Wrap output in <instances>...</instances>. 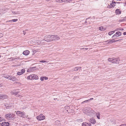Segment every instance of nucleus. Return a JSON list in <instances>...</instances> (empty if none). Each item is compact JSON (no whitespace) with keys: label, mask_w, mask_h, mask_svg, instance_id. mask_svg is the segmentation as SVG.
<instances>
[{"label":"nucleus","mask_w":126,"mask_h":126,"mask_svg":"<svg viewBox=\"0 0 126 126\" xmlns=\"http://www.w3.org/2000/svg\"><path fill=\"white\" fill-rule=\"evenodd\" d=\"M123 30V29H122V30Z\"/></svg>","instance_id":"49"},{"label":"nucleus","mask_w":126,"mask_h":126,"mask_svg":"<svg viewBox=\"0 0 126 126\" xmlns=\"http://www.w3.org/2000/svg\"><path fill=\"white\" fill-rule=\"evenodd\" d=\"M11 21V20H10L7 21V22H10V21Z\"/></svg>","instance_id":"42"},{"label":"nucleus","mask_w":126,"mask_h":126,"mask_svg":"<svg viewBox=\"0 0 126 126\" xmlns=\"http://www.w3.org/2000/svg\"><path fill=\"white\" fill-rule=\"evenodd\" d=\"M1 57V55H0V58Z\"/></svg>","instance_id":"45"},{"label":"nucleus","mask_w":126,"mask_h":126,"mask_svg":"<svg viewBox=\"0 0 126 126\" xmlns=\"http://www.w3.org/2000/svg\"><path fill=\"white\" fill-rule=\"evenodd\" d=\"M18 20V19H13L11 20V21H13V22H15L17 21Z\"/></svg>","instance_id":"27"},{"label":"nucleus","mask_w":126,"mask_h":126,"mask_svg":"<svg viewBox=\"0 0 126 126\" xmlns=\"http://www.w3.org/2000/svg\"><path fill=\"white\" fill-rule=\"evenodd\" d=\"M85 49H86V50H87V48H86Z\"/></svg>","instance_id":"48"},{"label":"nucleus","mask_w":126,"mask_h":126,"mask_svg":"<svg viewBox=\"0 0 126 126\" xmlns=\"http://www.w3.org/2000/svg\"><path fill=\"white\" fill-rule=\"evenodd\" d=\"M66 0H63V1H62V2H66Z\"/></svg>","instance_id":"34"},{"label":"nucleus","mask_w":126,"mask_h":126,"mask_svg":"<svg viewBox=\"0 0 126 126\" xmlns=\"http://www.w3.org/2000/svg\"><path fill=\"white\" fill-rule=\"evenodd\" d=\"M114 58H109L108 59V61L109 62H111L112 63V62L113 61Z\"/></svg>","instance_id":"23"},{"label":"nucleus","mask_w":126,"mask_h":126,"mask_svg":"<svg viewBox=\"0 0 126 126\" xmlns=\"http://www.w3.org/2000/svg\"><path fill=\"white\" fill-rule=\"evenodd\" d=\"M121 34V33L120 32L118 31L116 33L114 34L112 37V38L114 37H118L120 36Z\"/></svg>","instance_id":"10"},{"label":"nucleus","mask_w":126,"mask_h":126,"mask_svg":"<svg viewBox=\"0 0 126 126\" xmlns=\"http://www.w3.org/2000/svg\"><path fill=\"white\" fill-rule=\"evenodd\" d=\"M30 53V51L28 50H26L25 51L23 52V54L25 55H28Z\"/></svg>","instance_id":"19"},{"label":"nucleus","mask_w":126,"mask_h":126,"mask_svg":"<svg viewBox=\"0 0 126 126\" xmlns=\"http://www.w3.org/2000/svg\"><path fill=\"white\" fill-rule=\"evenodd\" d=\"M48 35L47 37H46L44 39H43V40L47 42H49L51 41L50 38H49L48 37Z\"/></svg>","instance_id":"14"},{"label":"nucleus","mask_w":126,"mask_h":126,"mask_svg":"<svg viewBox=\"0 0 126 126\" xmlns=\"http://www.w3.org/2000/svg\"><path fill=\"white\" fill-rule=\"evenodd\" d=\"M40 62L41 63H45V62H47L46 61H44L43 60L41 61H40Z\"/></svg>","instance_id":"30"},{"label":"nucleus","mask_w":126,"mask_h":126,"mask_svg":"<svg viewBox=\"0 0 126 126\" xmlns=\"http://www.w3.org/2000/svg\"><path fill=\"white\" fill-rule=\"evenodd\" d=\"M63 0H56V1L57 2L61 3H62V1Z\"/></svg>","instance_id":"26"},{"label":"nucleus","mask_w":126,"mask_h":126,"mask_svg":"<svg viewBox=\"0 0 126 126\" xmlns=\"http://www.w3.org/2000/svg\"><path fill=\"white\" fill-rule=\"evenodd\" d=\"M121 11L119 9H117L115 11V13L116 14H119L121 13Z\"/></svg>","instance_id":"22"},{"label":"nucleus","mask_w":126,"mask_h":126,"mask_svg":"<svg viewBox=\"0 0 126 126\" xmlns=\"http://www.w3.org/2000/svg\"><path fill=\"white\" fill-rule=\"evenodd\" d=\"M18 93V92L16 91V90H13L11 91V93L12 94L14 95H16Z\"/></svg>","instance_id":"15"},{"label":"nucleus","mask_w":126,"mask_h":126,"mask_svg":"<svg viewBox=\"0 0 126 126\" xmlns=\"http://www.w3.org/2000/svg\"><path fill=\"white\" fill-rule=\"evenodd\" d=\"M35 67H31L30 68V70L31 72L33 71L34 70V68Z\"/></svg>","instance_id":"25"},{"label":"nucleus","mask_w":126,"mask_h":126,"mask_svg":"<svg viewBox=\"0 0 126 126\" xmlns=\"http://www.w3.org/2000/svg\"><path fill=\"white\" fill-rule=\"evenodd\" d=\"M83 112L88 116H91L95 114L96 112L89 107H86L82 110Z\"/></svg>","instance_id":"1"},{"label":"nucleus","mask_w":126,"mask_h":126,"mask_svg":"<svg viewBox=\"0 0 126 126\" xmlns=\"http://www.w3.org/2000/svg\"><path fill=\"white\" fill-rule=\"evenodd\" d=\"M25 71V70L24 69H23L21 70L20 72H18L17 73V75H20L23 74Z\"/></svg>","instance_id":"13"},{"label":"nucleus","mask_w":126,"mask_h":126,"mask_svg":"<svg viewBox=\"0 0 126 126\" xmlns=\"http://www.w3.org/2000/svg\"><path fill=\"white\" fill-rule=\"evenodd\" d=\"M27 72H31L30 70V68H29L27 70Z\"/></svg>","instance_id":"33"},{"label":"nucleus","mask_w":126,"mask_h":126,"mask_svg":"<svg viewBox=\"0 0 126 126\" xmlns=\"http://www.w3.org/2000/svg\"><path fill=\"white\" fill-rule=\"evenodd\" d=\"M27 79L28 80L37 79H38V77L36 75L32 74L28 76L27 77Z\"/></svg>","instance_id":"4"},{"label":"nucleus","mask_w":126,"mask_h":126,"mask_svg":"<svg viewBox=\"0 0 126 126\" xmlns=\"http://www.w3.org/2000/svg\"><path fill=\"white\" fill-rule=\"evenodd\" d=\"M125 125H126V124H125Z\"/></svg>","instance_id":"50"},{"label":"nucleus","mask_w":126,"mask_h":126,"mask_svg":"<svg viewBox=\"0 0 126 126\" xmlns=\"http://www.w3.org/2000/svg\"><path fill=\"white\" fill-rule=\"evenodd\" d=\"M120 61V59L118 58H114L113 61L112 62V63L118 64Z\"/></svg>","instance_id":"11"},{"label":"nucleus","mask_w":126,"mask_h":126,"mask_svg":"<svg viewBox=\"0 0 126 126\" xmlns=\"http://www.w3.org/2000/svg\"><path fill=\"white\" fill-rule=\"evenodd\" d=\"M120 30L119 29H116L115 31H112L109 32L108 34L110 35H111V34H113L115 32V31H116L117 30Z\"/></svg>","instance_id":"18"},{"label":"nucleus","mask_w":126,"mask_h":126,"mask_svg":"<svg viewBox=\"0 0 126 126\" xmlns=\"http://www.w3.org/2000/svg\"><path fill=\"white\" fill-rule=\"evenodd\" d=\"M3 77L4 78L10 80H12L13 81H15L16 79V78L15 77L13 76H12L5 75Z\"/></svg>","instance_id":"6"},{"label":"nucleus","mask_w":126,"mask_h":126,"mask_svg":"<svg viewBox=\"0 0 126 126\" xmlns=\"http://www.w3.org/2000/svg\"><path fill=\"white\" fill-rule=\"evenodd\" d=\"M111 41H112V40H110V41H109V42H110ZM108 41V42H109V40L108 41Z\"/></svg>","instance_id":"41"},{"label":"nucleus","mask_w":126,"mask_h":126,"mask_svg":"<svg viewBox=\"0 0 126 126\" xmlns=\"http://www.w3.org/2000/svg\"><path fill=\"white\" fill-rule=\"evenodd\" d=\"M0 124L2 126H9V123L5 122L0 123Z\"/></svg>","instance_id":"12"},{"label":"nucleus","mask_w":126,"mask_h":126,"mask_svg":"<svg viewBox=\"0 0 126 126\" xmlns=\"http://www.w3.org/2000/svg\"><path fill=\"white\" fill-rule=\"evenodd\" d=\"M124 20L126 21V16L124 18Z\"/></svg>","instance_id":"39"},{"label":"nucleus","mask_w":126,"mask_h":126,"mask_svg":"<svg viewBox=\"0 0 126 126\" xmlns=\"http://www.w3.org/2000/svg\"><path fill=\"white\" fill-rule=\"evenodd\" d=\"M120 126H126V125L125 124H123L120 125Z\"/></svg>","instance_id":"37"},{"label":"nucleus","mask_w":126,"mask_h":126,"mask_svg":"<svg viewBox=\"0 0 126 126\" xmlns=\"http://www.w3.org/2000/svg\"><path fill=\"white\" fill-rule=\"evenodd\" d=\"M8 97L6 95L0 94V99H4L7 98Z\"/></svg>","instance_id":"16"},{"label":"nucleus","mask_w":126,"mask_h":126,"mask_svg":"<svg viewBox=\"0 0 126 126\" xmlns=\"http://www.w3.org/2000/svg\"><path fill=\"white\" fill-rule=\"evenodd\" d=\"M15 115L12 113H8L5 115V117L8 120H11L14 118Z\"/></svg>","instance_id":"5"},{"label":"nucleus","mask_w":126,"mask_h":126,"mask_svg":"<svg viewBox=\"0 0 126 126\" xmlns=\"http://www.w3.org/2000/svg\"><path fill=\"white\" fill-rule=\"evenodd\" d=\"M90 122L94 124L96 122L95 119L93 118H91L90 120Z\"/></svg>","instance_id":"21"},{"label":"nucleus","mask_w":126,"mask_h":126,"mask_svg":"<svg viewBox=\"0 0 126 126\" xmlns=\"http://www.w3.org/2000/svg\"><path fill=\"white\" fill-rule=\"evenodd\" d=\"M93 99V98H91L90 99H89L88 100H89V101H90V100H92Z\"/></svg>","instance_id":"36"},{"label":"nucleus","mask_w":126,"mask_h":126,"mask_svg":"<svg viewBox=\"0 0 126 126\" xmlns=\"http://www.w3.org/2000/svg\"><path fill=\"white\" fill-rule=\"evenodd\" d=\"M95 114H96V116H97V118L98 119H100V113L99 112H97V113H96Z\"/></svg>","instance_id":"24"},{"label":"nucleus","mask_w":126,"mask_h":126,"mask_svg":"<svg viewBox=\"0 0 126 126\" xmlns=\"http://www.w3.org/2000/svg\"><path fill=\"white\" fill-rule=\"evenodd\" d=\"M12 13L13 14H17L15 12H14V11H11Z\"/></svg>","instance_id":"32"},{"label":"nucleus","mask_w":126,"mask_h":126,"mask_svg":"<svg viewBox=\"0 0 126 126\" xmlns=\"http://www.w3.org/2000/svg\"><path fill=\"white\" fill-rule=\"evenodd\" d=\"M49 38H50L51 41H53L58 40L60 39L59 36L57 35H48Z\"/></svg>","instance_id":"2"},{"label":"nucleus","mask_w":126,"mask_h":126,"mask_svg":"<svg viewBox=\"0 0 126 126\" xmlns=\"http://www.w3.org/2000/svg\"><path fill=\"white\" fill-rule=\"evenodd\" d=\"M82 126H90L91 124L90 123H83L82 124Z\"/></svg>","instance_id":"17"},{"label":"nucleus","mask_w":126,"mask_h":126,"mask_svg":"<svg viewBox=\"0 0 126 126\" xmlns=\"http://www.w3.org/2000/svg\"><path fill=\"white\" fill-rule=\"evenodd\" d=\"M85 49H86V50H87V48H86Z\"/></svg>","instance_id":"47"},{"label":"nucleus","mask_w":126,"mask_h":126,"mask_svg":"<svg viewBox=\"0 0 126 126\" xmlns=\"http://www.w3.org/2000/svg\"><path fill=\"white\" fill-rule=\"evenodd\" d=\"M3 85V84L2 83L0 84V87L2 86Z\"/></svg>","instance_id":"38"},{"label":"nucleus","mask_w":126,"mask_h":126,"mask_svg":"<svg viewBox=\"0 0 126 126\" xmlns=\"http://www.w3.org/2000/svg\"><path fill=\"white\" fill-rule=\"evenodd\" d=\"M44 41L43 39L41 41L40 40H36L35 39H33L31 41V43L32 44L33 43H37L38 44H39L41 43V42Z\"/></svg>","instance_id":"8"},{"label":"nucleus","mask_w":126,"mask_h":126,"mask_svg":"<svg viewBox=\"0 0 126 126\" xmlns=\"http://www.w3.org/2000/svg\"><path fill=\"white\" fill-rule=\"evenodd\" d=\"M85 49H86V50H87V48H86Z\"/></svg>","instance_id":"46"},{"label":"nucleus","mask_w":126,"mask_h":126,"mask_svg":"<svg viewBox=\"0 0 126 126\" xmlns=\"http://www.w3.org/2000/svg\"><path fill=\"white\" fill-rule=\"evenodd\" d=\"M116 5V3L114 1H112V2L110 3V5L108 6V8H112L114 7Z\"/></svg>","instance_id":"9"},{"label":"nucleus","mask_w":126,"mask_h":126,"mask_svg":"<svg viewBox=\"0 0 126 126\" xmlns=\"http://www.w3.org/2000/svg\"><path fill=\"white\" fill-rule=\"evenodd\" d=\"M37 119L38 120H44L45 118V116H44L43 114H41L39 116H37Z\"/></svg>","instance_id":"7"},{"label":"nucleus","mask_w":126,"mask_h":126,"mask_svg":"<svg viewBox=\"0 0 126 126\" xmlns=\"http://www.w3.org/2000/svg\"><path fill=\"white\" fill-rule=\"evenodd\" d=\"M4 120L3 118L0 117V122Z\"/></svg>","instance_id":"29"},{"label":"nucleus","mask_w":126,"mask_h":126,"mask_svg":"<svg viewBox=\"0 0 126 126\" xmlns=\"http://www.w3.org/2000/svg\"><path fill=\"white\" fill-rule=\"evenodd\" d=\"M44 78L45 80H47L48 79L47 77H45Z\"/></svg>","instance_id":"35"},{"label":"nucleus","mask_w":126,"mask_h":126,"mask_svg":"<svg viewBox=\"0 0 126 126\" xmlns=\"http://www.w3.org/2000/svg\"><path fill=\"white\" fill-rule=\"evenodd\" d=\"M15 112L17 116L19 117L24 118L26 117L25 113L24 111L21 112L17 111H15Z\"/></svg>","instance_id":"3"},{"label":"nucleus","mask_w":126,"mask_h":126,"mask_svg":"<svg viewBox=\"0 0 126 126\" xmlns=\"http://www.w3.org/2000/svg\"><path fill=\"white\" fill-rule=\"evenodd\" d=\"M88 101H89V100H86L84 101L83 102H82V103H84V102H87Z\"/></svg>","instance_id":"31"},{"label":"nucleus","mask_w":126,"mask_h":126,"mask_svg":"<svg viewBox=\"0 0 126 126\" xmlns=\"http://www.w3.org/2000/svg\"><path fill=\"white\" fill-rule=\"evenodd\" d=\"M41 36H40V37H38V38H41Z\"/></svg>","instance_id":"43"},{"label":"nucleus","mask_w":126,"mask_h":126,"mask_svg":"<svg viewBox=\"0 0 126 126\" xmlns=\"http://www.w3.org/2000/svg\"><path fill=\"white\" fill-rule=\"evenodd\" d=\"M106 28L104 27H103L101 26L99 27V30L101 31H103L105 30H106Z\"/></svg>","instance_id":"20"},{"label":"nucleus","mask_w":126,"mask_h":126,"mask_svg":"<svg viewBox=\"0 0 126 126\" xmlns=\"http://www.w3.org/2000/svg\"><path fill=\"white\" fill-rule=\"evenodd\" d=\"M25 33H25V32H24V34H25Z\"/></svg>","instance_id":"44"},{"label":"nucleus","mask_w":126,"mask_h":126,"mask_svg":"<svg viewBox=\"0 0 126 126\" xmlns=\"http://www.w3.org/2000/svg\"><path fill=\"white\" fill-rule=\"evenodd\" d=\"M123 34L124 35H126V32H124L123 33Z\"/></svg>","instance_id":"40"},{"label":"nucleus","mask_w":126,"mask_h":126,"mask_svg":"<svg viewBox=\"0 0 126 126\" xmlns=\"http://www.w3.org/2000/svg\"><path fill=\"white\" fill-rule=\"evenodd\" d=\"M44 79V77H40V80L41 81H43Z\"/></svg>","instance_id":"28"}]
</instances>
